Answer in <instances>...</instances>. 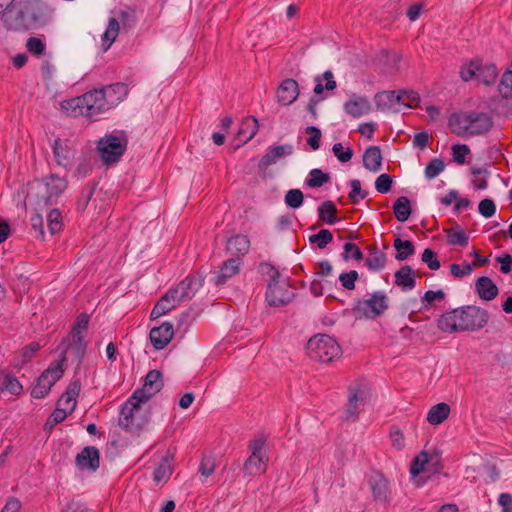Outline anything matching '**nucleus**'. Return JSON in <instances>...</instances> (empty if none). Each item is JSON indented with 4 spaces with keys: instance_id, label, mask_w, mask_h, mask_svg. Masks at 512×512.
<instances>
[{
    "instance_id": "1",
    "label": "nucleus",
    "mask_w": 512,
    "mask_h": 512,
    "mask_svg": "<svg viewBox=\"0 0 512 512\" xmlns=\"http://www.w3.org/2000/svg\"><path fill=\"white\" fill-rule=\"evenodd\" d=\"M126 94V86L122 83H116L99 90L89 91L82 96L65 100L61 103V109L68 116L94 118L118 105Z\"/></svg>"
},
{
    "instance_id": "2",
    "label": "nucleus",
    "mask_w": 512,
    "mask_h": 512,
    "mask_svg": "<svg viewBox=\"0 0 512 512\" xmlns=\"http://www.w3.org/2000/svg\"><path fill=\"white\" fill-rule=\"evenodd\" d=\"M488 312L477 306H466L446 312L437 320L438 328L445 333L477 331L487 325Z\"/></svg>"
},
{
    "instance_id": "3",
    "label": "nucleus",
    "mask_w": 512,
    "mask_h": 512,
    "mask_svg": "<svg viewBox=\"0 0 512 512\" xmlns=\"http://www.w3.org/2000/svg\"><path fill=\"white\" fill-rule=\"evenodd\" d=\"M53 12L54 9L41 0H28L19 11H9L3 18L8 29L20 31L46 24Z\"/></svg>"
},
{
    "instance_id": "4",
    "label": "nucleus",
    "mask_w": 512,
    "mask_h": 512,
    "mask_svg": "<svg viewBox=\"0 0 512 512\" xmlns=\"http://www.w3.org/2000/svg\"><path fill=\"white\" fill-rule=\"evenodd\" d=\"M68 181L65 177L51 174L41 180L28 184L26 200L36 209H42L56 203L58 197L66 190Z\"/></svg>"
},
{
    "instance_id": "5",
    "label": "nucleus",
    "mask_w": 512,
    "mask_h": 512,
    "mask_svg": "<svg viewBox=\"0 0 512 512\" xmlns=\"http://www.w3.org/2000/svg\"><path fill=\"white\" fill-rule=\"evenodd\" d=\"M163 387L162 375L158 370H151L147 373L141 389L136 390L122 409L121 423L131 428L133 419L139 413V406L146 402Z\"/></svg>"
},
{
    "instance_id": "6",
    "label": "nucleus",
    "mask_w": 512,
    "mask_h": 512,
    "mask_svg": "<svg viewBox=\"0 0 512 512\" xmlns=\"http://www.w3.org/2000/svg\"><path fill=\"white\" fill-rule=\"evenodd\" d=\"M449 127L458 136H475L488 132L492 121L486 113L460 112L450 116Z\"/></svg>"
},
{
    "instance_id": "7",
    "label": "nucleus",
    "mask_w": 512,
    "mask_h": 512,
    "mask_svg": "<svg viewBox=\"0 0 512 512\" xmlns=\"http://www.w3.org/2000/svg\"><path fill=\"white\" fill-rule=\"evenodd\" d=\"M341 352L337 341L326 334H317L311 337L307 343L308 356L315 361L332 362L340 357Z\"/></svg>"
},
{
    "instance_id": "8",
    "label": "nucleus",
    "mask_w": 512,
    "mask_h": 512,
    "mask_svg": "<svg viewBox=\"0 0 512 512\" xmlns=\"http://www.w3.org/2000/svg\"><path fill=\"white\" fill-rule=\"evenodd\" d=\"M89 325V316L85 313L80 314L71 330V333L64 341L65 348L62 351V358H65V354L69 353L75 359L81 360L86 352V341L85 337L87 334Z\"/></svg>"
},
{
    "instance_id": "9",
    "label": "nucleus",
    "mask_w": 512,
    "mask_h": 512,
    "mask_svg": "<svg viewBox=\"0 0 512 512\" xmlns=\"http://www.w3.org/2000/svg\"><path fill=\"white\" fill-rule=\"evenodd\" d=\"M460 77L465 82L475 80L478 83L489 86L496 82L498 69L495 64H483L479 60H471L461 67Z\"/></svg>"
},
{
    "instance_id": "10",
    "label": "nucleus",
    "mask_w": 512,
    "mask_h": 512,
    "mask_svg": "<svg viewBox=\"0 0 512 512\" xmlns=\"http://www.w3.org/2000/svg\"><path fill=\"white\" fill-rule=\"evenodd\" d=\"M127 138L123 132L105 135L98 141L97 149L106 164H112L121 158L127 148Z\"/></svg>"
},
{
    "instance_id": "11",
    "label": "nucleus",
    "mask_w": 512,
    "mask_h": 512,
    "mask_svg": "<svg viewBox=\"0 0 512 512\" xmlns=\"http://www.w3.org/2000/svg\"><path fill=\"white\" fill-rule=\"evenodd\" d=\"M65 358L54 360L48 368L37 379L36 384L33 386L31 396L36 399L44 398L48 395L51 387L63 376L64 374Z\"/></svg>"
},
{
    "instance_id": "12",
    "label": "nucleus",
    "mask_w": 512,
    "mask_h": 512,
    "mask_svg": "<svg viewBox=\"0 0 512 512\" xmlns=\"http://www.w3.org/2000/svg\"><path fill=\"white\" fill-rule=\"evenodd\" d=\"M387 308V295L382 291H377L367 299L357 300L353 311L355 315L360 317L375 318L384 313Z\"/></svg>"
},
{
    "instance_id": "13",
    "label": "nucleus",
    "mask_w": 512,
    "mask_h": 512,
    "mask_svg": "<svg viewBox=\"0 0 512 512\" xmlns=\"http://www.w3.org/2000/svg\"><path fill=\"white\" fill-rule=\"evenodd\" d=\"M250 456L244 463V471L251 476L261 475L267 470L268 457L265 453V440L262 438L250 442Z\"/></svg>"
},
{
    "instance_id": "14",
    "label": "nucleus",
    "mask_w": 512,
    "mask_h": 512,
    "mask_svg": "<svg viewBox=\"0 0 512 512\" xmlns=\"http://www.w3.org/2000/svg\"><path fill=\"white\" fill-rule=\"evenodd\" d=\"M294 293L288 278L269 282L266 291V302L271 307H281L290 303Z\"/></svg>"
},
{
    "instance_id": "15",
    "label": "nucleus",
    "mask_w": 512,
    "mask_h": 512,
    "mask_svg": "<svg viewBox=\"0 0 512 512\" xmlns=\"http://www.w3.org/2000/svg\"><path fill=\"white\" fill-rule=\"evenodd\" d=\"M370 397V388L366 384L358 383L351 386L349 389L346 418L352 420L356 419L360 411V406L365 405Z\"/></svg>"
},
{
    "instance_id": "16",
    "label": "nucleus",
    "mask_w": 512,
    "mask_h": 512,
    "mask_svg": "<svg viewBox=\"0 0 512 512\" xmlns=\"http://www.w3.org/2000/svg\"><path fill=\"white\" fill-rule=\"evenodd\" d=\"M202 285L203 278L200 275L190 274L171 290L180 302H185L191 300Z\"/></svg>"
},
{
    "instance_id": "17",
    "label": "nucleus",
    "mask_w": 512,
    "mask_h": 512,
    "mask_svg": "<svg viewBox=\"0 0 512 512\" xmlns=\"http://www.w3.org/2000/svg\"><path fill=\"white\" fill-rule=\"evenodd\" d=\"M53 152L58 165L64 168L72 167L75 157V148L71 141L56 140L53 146Z\"/></svg>"
},
{
    "instance_id": "18",
    "label": "nucleus",
    "mask_w": 512,
    "mask_h": 512,
    "mask_svg": "<svg viewBox=\"0 0 512 512\" xmlns=\"http://www.w3.org/2000/svg\"><path fill=\"white\" fill-rule=\"evenodd\" d=\"M150 341L156 350L165 348L174 336V328L170 322H164L150 331Z\"/></svg>"
},
{
    "instance_id": "19",
    "label": "nucleus",
    "mask_w": 512,
    "mask_h": 512,
    "mask_svg": "<svg viewBox=\"0 0 512 512\" xmlns=\"http://www.w3.org/2000/svg\"><path fill=\"white\" fill-rule=\"evenodd\" d=\"M344 111L353 118H359L371 111V103L365 96L352 94L344 103Z\"/></svg>"
},
{
    "instance_id": "20",
    "label": "nucleus",
    "mask_w": 512,
    "mask_h": 512,
    "mask_svg": "<svg viewBox=\"0 0 512 512\" xmlns=\"http://www.w3.org/2000/svg\"><path fill=\"white\" fill-rule=\"evenodd\" d=\"M292 153L293 146L291 144L271 146L259 161V168L267 169L269 166L276 164L281 158L290 156Z\"/></svg>"
},
{
    "instance_id": "21",
    "label": "nucleus",
    "mask_w": 512,
    "mask_h": 512,
    "mask_svg": "<svg viewBox=\"0 0 512 512\" xmlns=\"http://www.w3.org/2000/svg\"><path fill=\"white\" fill-rule=\"evenodd\" d=\"M81 391L80 380L75 379L70 382L65 393L58 400L57 406L63 409V411L71 414L77 404V397Z\"/></svg>"
},
{
    "instance_id": "22",
    "label": "nucleus",
    "mask_w": 512,
    "mask_h": 512,
    "mask_svg": "<svg viewBox=\"0 0 512 512\" xmlns=\"http://www.w3.org/2000/svg\"><path fill=\"white\" fill-rule=\"evenodd\" d=\"M299 96L298 83L291 78L281 82L277 89V100L284 106L291 105Z\"/></svg>"
},
{
    "instance_id": "23",
    "label": "nucleus",
    "mask_w": 512,
    "mask_h": 512,
    "mask_svg": "<svg viewBox=\"0 0 512 512\" xmlns=\"http://www.w3.org/2000/svg\"><path fill=\"white\" fill-rule=\"evenodd\" d=\"M99 450L93 446L85 447L76 456V464L82 470L96 471L99 467Z\"/></svg>"
},
{
    "instance_id": "24",
    "label": "nucleus",
    "mask_w": 512,
    "mask_h": 512,
    "mask_svg": "<svg viewBox=\"0 0 512 512\" xmlns=\"http://www.w3.org/2000/svg\"><path fill=\"white\" fill-rule=\"evenodd\" d=\"M181 302L176 298L175 294L171 289H169L156 303L154 308L151 311V319H157L171 310H173L178 304Z\"/></svg>"
},
{
    "instance_id": "25",
    "label": "nucleus",
    "mask_w": 512,
    "mask_h": 512,
    "mask_svg": "<svg viewBox=\"0 0 512 512\" xmlns=\"http://www.w3.org/2000/svg\"><path fill=\"white\" fill-rule=\"evenodd\" d=\"M242 263L243 261L240 257H232L224 261L216 276V284H224L230 278L237 275L240 272Z\"/></svg>"
},
{
    "instance_id": "26",
    "label": "nucleus",
    "mask_w": 512,
    "mask_h": 512,
    "mask_svg": "<svg viewBox=\"0 0 512 512\" xmlns=\"http://www.w3.org/2000/svg\"><path fill=\"white\" fill-rule=\"evenodd\" d=\"M404 96H398L395 91H383L375 95L374 101L378 110H398L399 100Z\"/></svg>"
},
{
    "instance_id": "27",
    "label": "nucleus",
    "mask_w": 512,
    "mask_h": 512,
    "mask_svg": "<svg viewBox=\"0 0 512 512\" xmlns=\"http://www.w3.org/2000/svg\"><path fill=\"white\" fill-rule=\"evenodd\" d=\"M250 248V241L245 235H235L228 239L226 250L234 257H242L248 253Z\"/></svg>"
},
{
    "instance_id": "28",
    "label": "nucleus",
    "mask_w": 512,
    "mask_h": 512,
    "mask_svg": "<svg viewBox=\"0 0 512 512\" xmlns=\"http://www.w3.org/2000/svg\"><path fill=\"white\" fill-rule=\"evenodd\" d=\"M475 289L478 296L486 301L493 300L498 295V288L495 283L486 276L477 279Z\"/></svg>"
},
{
    "instance_id": "29",
    "label": "nucleus",
    "mask_w": 512,
    "mask_h": 512,
    "mask_svg": "<svg viewBox=\"0 0 512 512\" xmlns=\"http://www.w3.org/2000/svg\"><path fill=\"white\" fill-rule=\"evenodd\" d=\"M363 165L372 172H378L382 166V155L378 146H370L363 155Z\"/></svg>"
},
{
    "instance_id": "30",
    "label": "nucleus",
    "mask_w": 512,
    "mask_h": 512,
    "mask_svg": "<svg viewBox=\"0 0 512 512\" xmlns=\"http://www.w3.org/2000/svg\"><path fill=\"white\" fill-rule=\"evenodd\" d=\"M371 489L375 499L387 501L389 498V482L382 475H376L370 480Z\"/></svg>"
},
{
    "instance_id": "31",
    "label": "nucleus",
    "mask_w": 512,
    "mask_h": 512,
    "mask_svg": "<svg viewBox=\"0 0 512 512\" xmlns=\"http://www.w3.org/2000/svg\"><path fill=\"white\" fill-rule=\"evenodd\" d=\"M23 387L19 380L10 373L0 371V391L11 395H19Z\"/></svg>"
},
{
    "instance_id": "32",
    "label": "nucleus",
    "mask_w": 512,
    "mask_h": 512,
    "mask_svg": "<svg viewBox=\"0 0 512 512\" xmlns=\"http://www.w3.org/2000/svg\"><path fill=\"white\" fill-rule=\"evenodd\" d=\"M450 414V406L441 402L432 406L427 413V421L431 425H439L444 422Z\"/></svg>"
},
{
    "instance_id": "33",
    "label": "nucleus",
    "mask_w": 512,
    "mask_h": 512,
    "mask_svg": "<svg viewBox=\"0 0 512 512\" xmlns=\"http://www.w3.org/2000/svg\"><path fill=\"white\" fill-rule=\"evenodd\" d=\"M257 130V119L253 117L245 118L239 126L237 137L241 143H246L255 136Z\"/></svg>"
},
{
    "instance_id": "34",
    "label": "nucleus",
    "mask_w": 512,
    "mask_h": 512,
    "mask_svg": "<svg viewBox=\"0 0 512 512\" xmlns=\"http://www.w3.org/2000/svg\"><path fill=\"white\" fill-rule=\"evenodd\" d=\"M395 283L403 290H411L415 287L416 281L413 269L406 265L395 273Z\"/></svg>"
},
{
    "instance_id": "35",
    "label": "nucleus",
    "mask_w": 512,
    "mask_h": 512,
    "mask_svg": "<svg viewBox=\"0 0 512 512\" xmlns=\"http://www.w3.org/2000/svg\"><path fill=\"white\" fill-rule=\"evenodd\" d=\"M172 475V465L171 460L168 456L163 457L153 473L154 481L159 484L161 482H166L170 476Z\"/></svg>"
},
{
    "instance_id": "36",
    "label": "nucleus",
    "mask_w": 512,
    "mask_h": 512,
    "mask_svg": "<svg viewBox=\"0 0 512 512\" xmlns=\"http://www.w3.org/2000/svg\"><path fill=\"white\" fill-rule=\"evenodd\" d=\"M393 211L398 221L405 222L411 215L409 199L405 196L397 198L393 205Z\"/></svg>"
},
{
    "instance_id": "37",
    "label": "nucleus",
    "mask_w": 512,
    "mask_h": 512,
    "mask_svg": "<svg viewBox=\"0 0 512 512\" xmlns=\"http://www.w3.org/2000/svg\"><path fill=\"white\" fill-rule=\"evenodd\" d=\"M318 213L319 219L329 225L337 221V208L332 201L323 202L318 208Z\"/></svg>"
},
{
    "instance_id": "38",
    "label": "nucleus",
    "mask_w": 512,
    "mask_h": 512,
    "mask_svg": "<svg viewBox=\"0 0 512 512\" xmlns=\"http://www.w3.org/2000/svg\"><path fill=\"white\" fill-rule=\"evenodd\" d=\"M365 263L370 270H381L386 263L385 254L378 248L374 247L373 249L370 250V253L366 258Z\"/></svg>"
},
{
    "instance_id": "39",
    "label": "nucleus",
    "mask_w": 512,
    "mask_h": 512,
    "mask_svg": "<svg viewBox=\"0 0 512 512\" xmlns=\"http://www.w3.org/2000/svg\"><path fill=\"white\" fill-rule=\"evenodd\" d=\"M447 242L450 245L466 246L468 244L469 237L463 229L460 227H454L446 230Z\"/></svg>"
},
{
    "instance_id": "40",
    "label": "nucleus",
    "mask_w": 512,
    "mask_h": 512,
    "mask_svg": "<svg viewBox=\"0 0 512 512\" xmlns=\"http://www.w3.org/2000/svg\"><path fill=\"white\" fill-rule=\"evenodd\" d=\"M119 29H120V26H119L118 21L115 18H111L109 20L107 29L102 36V40H103L102 45L104 46V50H107L112 45V43L116 40L118 33H119Z\"/></svg>"
},
{
    "instance_id": "41",
    "label": "nucleus",
    "mask_w": 512,
    "mask_h": 512,
    "mask_svg": "<svg viewBox=\"0 0 512 512\" xmlns=\"http://www.w3.org/2000/svg\"><path fill=\"white\" fill-rule=\"evenodd\" d=\"M330 181V176L328 173H324L320 169H312L309 172L308 178L306 180V184L310 188L321 187L325 183Z\"/></svg>"
},
{
    "instance_id": "42",
    "label": "nucleus",
    "mask_w": 512,
    "mask_h": 512,
    "mask_svg": "<svg viewBox=\"0 0 512 512\" xmlns=\"http://www.w3.org/2000/svg\"><path fill=\"white\" fill-rule=\"evenodd\" d=\"M394 248L397 251L396 259L398 260H405L412 254H414L413 243L409 240L403 241L400 238H397L394 241Z\"/></svg>"
},
{
    "instance_id": "43",
    "label": "nucleus",
    "mask_w": 512,
    "mask_h": 512,
    "mask_svg": "<svg viewBox=\"0 0 512 512\" xmlns=\"http://www.w3.org/2000/svg\"><path fill=\"white\" fill-rule=\"evenodd\" d=\"M27 51L35 57H42L46 51V44L41 38L30 37L26 42Z\"/></svg>"
},
{
    "instance_id": "44",
    "label": "nucleus",
    "mask_w": 512,
    "mask_h": 512,
    "mask_svg": "<svg viewBox=\"0 0 512 512\" xmlns=\"http://www.w3.org/2000/svg\"><path fill=\"white\" fill-rule=\"evenodd\" d=\"M332 240L333 235L327 229H322L309 237L310 243L316 244L319 249L325 248Z\"/></svg>"
},
{
    "instance_id": "45",
    "label": "nucleus",
    "mask_w": 512,
    "mask_h": 512,
    "mask_svg": "<svg viewBox=\"0 0 512 512\" xmlns=\"http://www.w3.org/2000/svg\"><path fill=\"white\" fill-rule=\"evenodd\" d=\"M429 461V455L427 452L422 451L418 454L414 460L412 461L410 472L413 476L419 475L421 472L425 470V465Z\"/></svg>"
},
{
    "instance_id": "46",
    "label": "nucleus",
    "mask_w": 512,
    "mask_h": 512,
    "mask_svg": "<svg viewBox=\"0 0 512 512\" xmlns=\"http://www.w3.org/2000/svg\"><path fill=\"white\" fill-rule=\"evenodd\" d=\"M498 89L503 97L507 98L512 95V68L502 75Z\"/></svg>"
},
{
    "instance_id": "47",
    "label": "nucleus",
    "mask_w": 512,
    "mask_h": 512,
    "mask_svg": "<svg viewBox=\"0 0 512 512\" xmlns=\"http://www.w3.org/2000/svg\"><path fill=\"white\" fill-rule=\"evenodd\" d=\"M335 157L342 163H346L352 159L353 150L350 146L344 147L342 143H335L332 147Z\"/></svg>"
},
{
    "instance_id": "48",
    "label": "nucleus",
    "mask_w": 512,
    "mask_h": 512,
    "mask_svg": "<svg viewBox=\"0 0 512 512\" xmlns=\"http://www.w3.org/2000/svg\"><path fill=\"white\" fill-rule=\"evenodd\" d=\"M47 221L51 234H55L62 229V216L59 210L52 209L47 216Z\"/></svg>"
},
{
    "instance_id": "49",
    "label": "nucleus",
    "mask_w": 512,
    "mask_h": 512,
    "mask_svg": "<svg viewBox=\"0 0 512 512\" xmlns=\"http://www.w3.org/2000/svg\"><path fill=\"white\" fill-rule=\"evenodd\" d=\"M303 193L299 189H291L285 195V203L287 206L296 209L303 204Z\"/></svg>"
},
{
    "instance_id": "50",
    "label": "nucleus",
    "mask_w": 512,
    "mask_h": 512,
    "mask_svg": "<svg viewBox=\"0 0 512 512\" xmlns=\"http://www.w3.org/2000/svg\"><path fill=\"white\" fill-rule=\"evenodd\" d=\"M469 154L470 148L465 144H456L452 146L453 161L458 165H463L466 162V156Z\"/></svg>"
},
{
    "instance_id": "51",
    "label": "nucleus",
    "mask_w": 512,
    "mask_h": 512,
    "mask_svg": "<svg viewBox=\"0 0 512 512\" xmlns=\"http://www.w3.org/2000/svg\"><path fill=\"white\" fill-rule=\"evenodd\" d=\"M445 168L444 162L438 158L432 159L425 168V176L428 179L437 177Z\"/></svg>"
},
{
    "instance_id": "52",
    "label": "nucleus",
    "mask_w": 512,
    "mask_h": 512,
    "mask_svg": "<svg viewBox=\"0 0 512 512\" xmlns=\"http://www.w3.org/2000/svg\"><path fill=\"white\" fill-rule=\"evenodd\" d=\"M350 186L351 191L348 196L352 203L357 204L367 196V193L361 189V182L358 179L351 180Z\"/></svg>"
},
{
    "instance_id": "53",
    "label": "nucleus",
    "mask_w": 512,
    "mask_h": 512,
    "mask_svg": "<svg viewBox=\"0 0 512 512\" xmlns=\"http://www.w3.org/2000/svg\"><path fill=\"white\" fill-rule=\"evenodd\" d=\"M359 274L356 270H351L346 273L339 275V281L343 288L347 290H353L355 288V282L357 281Z\"/></svg>"
},
{
    "instance_id": "54",
    "label": "nucleus",
    "mask_w": 512,
    "mask_h": 512,
    "mask_svg": "<svg viewBox=\"0 0 512 512\" xmlns=\"http://www.w3.org/2000/svg\"><path fill=\"white\" fill-rule=\"evenodd\" d=\"M398 96H404L399 100V106L414 107L418 105L420 100L418 93L413 91H400L397 93Z\"/></svg>"
},
{
    "instance_id": "55",
    "label": "nucleus",
    "mask_w": 512,
    "mask_h": 512,
    "mask_svg": "<svg viewBox=\"0 0 512 512\" xmlns=\"http://www.w3.org/2000/svg\"><path fill=\"white\" fill-rule=\"evenodd\" d=\"M306 133L309 135L307 144L313 149L317 150L320 147L321 131L315 126L306 128Z\"/></svg>"
},
{
    "instance_id": "56",
    "label": "nucleus",
    "mask_w": 512,
    "mask_h": 512,
    "mask_svg": "<svg viewBox=\"0 0 512 512\" xmlns=\"http://www.w3.org/2000/svg\"><path fill=\"white\" fill-rule=\"evenodd\" d=\"M260 272L262 275L267 277L268 283L277 282L278 279H282L280 272L269 263H262L260 265Z\"/></svg>"
},
{
    "instance_id": "57",
    "label": "nucleus",
    "mask_w": 512,
    "mask_h": 512,
    "mask_svg": "<svg viewBox=\"0 0 512 512\" xmlns=\"http://www.w3.org/2000/svg\"><path fill=\"white\" fill-rule=\"evenodd\" d=\"M472 271H473V266L466 262L463 264H451L450 265V272L456 278H462L464 276H467V275L471 274Z\"/></svg>"
},
{
    "instance_id": "58",
    "label": "nucleus",
    "mask_w": 512,
    "mask_h": 512,
    "mask_svg": "<svg viewBox=\"0 0 512 512\" xmlns=\"http://www.w3.org/2000/svg\"><path fill=\"white\" fill-rule=\"evenodd\" d=\"M422 261L426 263L431 270H438L440 268V262L436 257V253L429 248L423 251Z\"/></svg>"
},
{
    "instance_id": "59",
    "label": "nucleus",
    "mask_w": 512,
    "mask_h": 512,
    "mask_svg": "<svg viewBox=\"0 0 512 512\" xmlns=\"http://www.w3.org/2000/svg\"><path fill=\"white\" fill-rule=\"evenodd\" d=\"M392 178L388 174H381L375 181V188L379 193H387L390 191Z\"/></svg>"
},
{
    "instance_id": "60",
    "label": "nucleus",
    "mask_w": 512,
    "mask_h": 512,
    "mask_svg": "<svg viewBox=\"0 0 512 512\" xmlns=\"http://www.w3.org/2000/svg\"><path fill=\"white\" fill-rule=\"evenodd\" d=\"M478 209L479 213L485 218L492 217L496 212V206L491 199H484L480 201Z\"/></svg>"
},
{
    "instance_id": "61",
    "label": "nucleus",
    "mask_w": 512,
    "mask_h": 512,
    "mask_svg": "<svg viewBox=\"0 0 512 512\" xmlns=\"http://www.w3.org/2000/svg\"><path fill=\"white\" fill-rule=\"evenodd\" d=\"M69 415L68 412L63 411L60 407L57 406V408L54 410V412L51 414V416L48 418L46 422V427H49L52 429L55 425L65 420V418Z\"/></svg>"
},
{
    "instance_id": "62",
    "label": "nucleus",
    "mask_w": 512,
    "mask_h": 512,
    "mask_svg": "<svg viewBox=\"0 0 512 512\" xmlns=\"http://www.w3.org/2000/svg\"><path fill=\"white\" fill-rule=\"evenodd\" d=\"M344 258H353L357 261L362 260L363 253L361 252L360 248L353 243H345L344 244Z\"/></svg>"
},
{
    "instance_id": "63",
    "label": "nucleus",
    "mask_w": 512,
    "mask_h": 512,
    "mask_svg": "<svg viewBox=\"0 0 512 512\" xmlns=\"http://www.w3.org/2000/svg\"><path fill=\"white\" fill-rule=\"evenodd\" d=\"M215 471V463L214 460L210 457H205L202 459L199 467V472L205 478L211 476Z\"/></svg>"
},
{
    "instance_id": "64",
    "label": "nucleus",
    "mask_w": 512,
    "mask_h": 512,
    "mask_svg": "<svg viewBox=\"0 0 512 512\" xmlns=\"http://www.w3.org/2000/svg\"><path fill=\"white\" fill-rule=\"evenodd\" d=\"M390 438L395 449L401 450L405 446L404 435L400 429L393 427L390 431Z\"/></svg>"
}]
</instances>
